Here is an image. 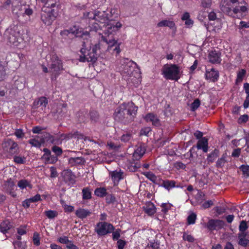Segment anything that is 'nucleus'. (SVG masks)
I'll return each instance as SVG.
<instances>
[{
	"instance_id": "f257e3e1",
	"label": "nucleus",
	"mask_w": 249,
	"mask_h": 249,
	"mask_svg": "<svg viewBox=\"0 0 249 249\" xmlns=\"http://www.w3.org/2000/svg\"><path fill=\"white\" fill-rule=\"evenodd\" d=\"M137 107L133 103H124L120 105L115 110L113 117L117 122L127 124L133 120L137 111Z\"/></svg>"
},
{
	"instance_id": "f03ea898",
	"label": "nucleus",
	"mask_w": 249,
	"mask_h": 249,
	"mask_svg": "<svg viewBox=\"0 0 249 249\" xmlns=\"http://www.w3.org/2000/svg\"><path fill=\"white\" fill-rule=\"evenodd\" d=\"M101 44H96L92 48V50H87L86 47V43L83 42L82 48L80 50L81 55L79 57V61L80 62H90L93 64L97 60L99 56L98 51L101 49Z\"/></svg>"
},
{
	"instance_id": "7ed1b4c3",
	"label": "nucleus",
	"mask_w": 249,
	"mask_h": 249,
	"mask_svg": "<svg viewBox=\"0 0 249 249\" xmlns=\"http://www.w3.org/2000/svg\"><path fill=\"white\" fill-rule=\"evenodd\" d=\"M163 73L167 79L178 81L180 78L179 68L176 64H166L163 66Z\"/></svg>"
},
{
	"instance_id": "20e7f679",
	"label": "nucleus",
	"mask_w": 249,
	"mask_h": 249,
	"mask_svg": "<svg viewBox=\"0 0 249 249\" xmlns=\"http://www.w3.org/2000/svg\"><path fill=\"white\" fill-rule=\"evenodd\" d=\"M57 13L54 9H43L41 14V19L42 22L47 25H51L55 19Z\"/></svg>"
},
{
	"instance_id": "39448f33",
	"label": "nucleus",
	"mask_w": 249,
	"mask_h": 249,
	"mask_svg": "<svg viewBox=\"0 0 249 249\" xmlns=\"http://www.w3.org/2000/svg\"><path fill=\"white\" fill-rule=\"evenodd\" d=\"M50 69V71L55 76L59 75L60 71L63 70L62 62L56 54L52 55Z\"/></svg>"
},
{
	"instance_id": "423d86ee",
	"label": "nucleus",
	"mask_w": 249,
	"mask_h": 249,
	"mask_svg": "<svg viewBox=\"0 0 249 249\" xmlns=\"http://www.w3.org/2000/svg\"><path fill=\"white\" fill-rule=\"evenodd\" d=\"M5 35L7 36L9 42L15 45H18V38L20 36V31L18 30V26L14 25L13 27L7 29Z\"/></svg>"
},
{
	"instance_id": "0eeeda50",
	"label": "nucleus",
	"mask_w": 249,
	"mask_h": 249,
	"mask_svg": "<svg viewBox=\"0 0 249 249\" xmlns=\"http://www.w3.org/2000/svg\"><path fill=\"white\" fill-rule=\"evenodd\" d=\"M114 230V227L110 223L106 222H99L97 225L95 231L100 236L106 235L107 233L112 232Z\"/></svg>"
},
{
	"instance_id": "6e6552de",
	"label": "nucleus",
	"mask_w": 249,
	"mask_h": 249,
	"mask_svg": "<svg viewBox=\"0 0 249 249\" xmlns=\"http://www.w3.org/2000/svg\"><path fill=\"white\" fill-rule=\"evenodd\" d=\"M2 146L10 155L18 154L19 153L18 143L10 139L6 140L2 143Z\"/></svg>"
},
{
	"instance_id": "1a4fd4ad",
	"label": "nucleus",
	"mask_w": 249,
	"mask_h": 249,
	"mask_svg": "<svg viewBox=\"0 0 249 249\" xmlns=\"http://www.w3.org/2000/svg\"><path fill=\"white\" fill-rule=\"evenodd\" d=\"M101 38L102 40L107 45V51H110L113 47H115V48L113 49V51H116L117 54H119L120 53V43H118L116 40L110 38L109 36H102Z\"/></svg>"
},
{
	"instance_id": "9d476101",
	"label": "nucleus",
	"mask_w": 249,
	"mask_h": 249,
	"mask_svg": "<svg viewBox=\"0 0 249 249\" xmlns=\"http://www.w3.org/2000/svg\"><path fill=\"white\" fill-rule=\"evenodd\" d=\"M71 34L75 35L76 37L83 38L84 39H87L88 38L87 37L89 36V33L87 31L82 32L78 30H73V29H71L68 30H65L61 31L60 33L61 36L64 37L68 36Z\"/></svg>"
},
{
	"instance_id": "9b49d317",
	"label": "nucleus",
	"mask_w": 249,
	"mask_h": 249,
	"mask_svg": "<svg viewBox=\"0 0 249 249\" xmlns=\"http://www.w3.org/2000/svg\"><path fill=\"white\" fill-rule=\"evenodd\" d=\"M67 111V105L66 104H62L58 105L56 108L52 113L53 117L57 119H61L62 118L66 116Z\"/></svg>"
},
{
	"instance_id": "f8f14e48",
	"label": "nucleus",
	"mask_w": 249,
	"mask_h": 249,
	"mask_svg": "<svg viewBox=\"0 0 249 249\" xmlns=\"http://www.w3.org/2000/svg\"><path fill=\"white\" fill-rule=\"evenodd\" d=\"M89 17L91 19L104 24V26H105L106 23L109 21L108 14L105 11L100 12L96 10L94 11L93 16H89Z\"/></svg>"
},
{
	"instance_id": "ddd939ff",
	"label": "nucleus",
	"mask_w": 249,
	"mask_h": 249,
	"mask_svg": "<svg viewBox=\"0 0 249 249\" xmlns=\"http://www.w3.org/2000/svg\"><path fill=\"white\" fill-rule=\"evenodd\" d=\"M225 225L222 220L211 219L207 223V228L210 231L222 229Z\"/></svg>"
},
{
	"instance_id": "4468645a",
	"label": "nucleus",
	"mask_w": 249,
	"mask_h": 249,
	"mask_svg": "<svg viewBox=\"0 0 249 249\" xmlns=\"http://www.w3.org/2000/svg\"><path fill=\"white\" fill-rule=\"evenodd\" d=\"M107 23V25L106 24L105 26L106 28V29L105 30V34H107V36H109V35L117 31L122 26V24L119 22H116L115 24L108 23V21Z\"/></svg>"
},
{
	"instance_id": "2eb2a0df",
	"label": "nucleus",
	"mask_w": 249,
	"mask_h": 249,
	"mask_svg": "<svg viewBox=\"0 0 249 249\" xmlns=\"http://www.w3.org/2000/svg\"><path fill=\"white\" fill-rule=\"evenodd\" d=\"M61 175L65 182H70L72 184L75 183V176L71 170L66 169L63 170Z\"/></svg>"
},
{
	"instance_id": "dca6fc26",
	"label": "nucleus",
	"mask_w": 249,
	"mask_h": 249,
	"mask_svg": "<svg viewBox=\"0 0 249 249\" xmlns=\"http://www.w3.org/2000/svg\"><path fill=\"white\" fill-rule=\"evenodd\" d=\"M249 233H244V232H239L238 234L239 245L243 247L249 246V240L247 238L249 237Z\"/></svg>"
},
{
	"instance_id": "f3484780",
	"label": "nucleus",
	"mask_w": 249,
	"mask_h": 249,
	"mask_svg": "<svg viewBox=\"0 0 249 249\" xmlns=\"http://www.w3.org/2000/svg\"><path fill=\"white\" fill-rule=\"evenodd\" d=\"M109 174L111 176L112 180L114 182V185H117L119 181L124 178V172L121 171H120L119 172H118L116 170L110 172L109 173Z\"/></svg>"
},
{
	"instance_id": "a211bd4d",
	"label": "nucleus",
	"mask_w": 249,
	"mask_h": 249,
	"mask_svg": "<svg viewBox=\"0 0 249 249\" xmlns=\"http://www.w3.org/2000/svg\"><path fill=\"white\" fill-rule=\"evenodd\" d=\"M196 147L198 149H202L204 153L208 150V140L206 137L202 138L197 142Z\"/></svg>"
},
{
	"instance_id": "6ab92c4d",
	"label": "nucleus",
	"mask_w": 249,
	"mask_h": 249,
	"mask_svg": "<svg viewBox=\"0 0 249 249\" xmlns=\"http://www.w3.org/2000/svg\"><path fill=\"white\" fill-rule=\"evenodd\" d=\"M210 62L212 63H219L221 59L219 53L216 51H212L209 55Z\"/></svg>"
},
{
	"instance_id": "aec40b11",
	"label": "nucleus",
	"mask_w": 249,
	"mask_h": 249,
	"mask_svg": "<svg viewBox=\"0 0 249 249\" xmlns=\"http://www.w3.org/2000/svg\"><path fill=\"white\" fill-rule=\"evenodd\" d=\"M145 119L147 122H152V124L156 126H158L160 125V120L153 113L147 114L145 117Z\"/></svg>"
},
{
	"instance_id": "412c9836",
	"label": "nucleus",
	"mask_w": 249,
	"mask_h": 249,
	"mask_svg": "<svg viewBox=\"0 0 249 249\" xmlns=\"http://www.w3.org/2000/svg\"><path fill=\"white\" fill-rule=\"evenodd\" d=\"M157 26L159 27H168L170 29H173L174 32L176 31V27L175 22L171 20H163L158 23Z\"/></svg>"
},
{
	"instance_id": "4be33fe9",
	"label": "nucleus",
	"mask_w": 249,
	"mask_h": 249,
	"mask_svg": "<svg viewBox=\"0 0 249 249\" xmlns=\"http://www.w3.org/2000/svg\"><path fill=\"white\" fill-rule=\"evenodd\" d=\"M91 214V212L84 209L79 208L75 211L76 215L79 218L83 219L87 216H89Z\"/></svg>"
},
{
	"instance_id": "5701e85b",
	"label": "nucleus",
	"mask_w": 249,
	"mask_h": 249,
	"mask_svg": "<svg viewBox=\"0 0 249 249\" xmlns=\"http://www.w3.org/2000/svg\"><path fill=\"white\" fill-rule=\"evenodd\" d=\"M48 104V99L45 97L42 96L34 101L33 105L35 108H37L39 107H45Z\"/></svg>"
},
{
	"instance_id": "b1692460",
	"label": "nucleus",
	"mask_w": 249,
	"mask_h": 249,
	"mask_svg": "<svg viewBox=\"0 0 249 249\" xmlns=\"http://www.w3.org/2000/svg\"><path fill=\"white\" fill-rule=\"evenodd\" d=\"M145 152L144 147L140 146L136 149L133 153V160H139Z\"/></svg>"
},
{
	"instance_id": "393cba45",
	"label": "nucleus",
	"mask_w": 249,
	"mask_h": 249,
	"mask_svg": "<svg viewBox=\"0 0 249 249\" xmlns=\"http://www.w3.org/2000/svg\"><path fill=\"white\" fill-rule=\"evenodd\" d=\"M219 77V73L217 71H215L212 69L211 71L207 72L206 73V77L207 79H209L213 82H215L217 80Z\"/></svg>"
},
{
	"instance_id": "a878e982",
	"label": "nucleus",
	"mask_w": 249,
	"mask_h": 249,
	"mask_svg": "<svg viewBox=\"0 0 249 249\" xmlns=\"http://www.w3.org/2000/svg\"><path fill=\"white\" fill-rule=\"evenodd\" d=\"M143 208L144 212L149 215H152L156 213L155 207L152 203L149 202Z\"/></svg>"
},
{
	"instance_id": "bb28decb",
	"label": "nucleus",
	"mask_w": 249,
	"mask_h": 249,
	"mask_svg": "<svg viewBox=\"0 0 249 249\" xmlns=\"http://www.w3.org/2000/svg\"><path fill=\"white\" fill-rule=\"evenodd\" d=\"M87 111L86 110H80L76 114V118L79 123H84L86 120Z\"/></svg>"
},
{
	"instance_id": "cd10ccee",
	"label": "nucleus",
	"mask_w": 249,
	"mask_h": 249,
	"mask_svg": "<svg viewBox=\"0 0 249 249\" xmlns=\"http://www.w3.org/2000/svg\"><path fill=\"white\" fill-rule=\"evenodd\" d=\"M12 225L8 220L3 221L0 225V230L1 232L5 233L8 230L11 229Z\"/></svg>"
},
{
	"instance_id": "c85d7f7f",
	"label": "nucleus",
	"mask_w": 249,
	"mask_h": 249,
	"mask_svg": "<svg viewBox=\"0 0 249 249\" xmlns=\"http://www.w3.org/2000/svg\"><path fill=\"white\" fill-rule=\"evenodd\" d=\"M176 183L175 180H162L161 186L168 190H170L171 188L176 187Z\"/></svg>"
},
{
	"instance_id": "c756f323",
	"label": "nucleus",
	"mask_w": 249,
	"mask_h": 249,
	"mask_svg": "<svg viewBox=\"0 0 249 249\" xmlns=\"http://www.w3.org/2000/svg\"><path fill=\"white\" fill-rule=\"evenodd\" d=\"M85 161L84 159L82 157L71 158L69 160V163L72 165L76 164L81 165L84 164Z\"/></svg>"
},
{
	"instance_id": "7c9ffc66",
	"label": "nucleus",
	"mask_w": 249,
	"mask_h": 249,
	"mask_svg": "<svg viewBox=\"0 0 249 249\" xmlns=\"http://www.w3.org/2000/svg\"><path fill=\"white\" fill-rule=\"evenodd\" d=\"M42 139V142H47L51 143H55V139L54 137L48 133H44L43 134Z\"/></svg>"
},
{
	"instance_id": "2f4dec72",
	"label": "nucleus",
	"mask_w": 249,
	"mask_h": 249,
	"mask_svg": "<svg viewBox=\"0 0 249 249\" xmlns=\"http://www.w3.org/2000/svg\"><path fill=\"white\" fill-rule=\"evenodd\" d=\"M223 4H220V10L222 12L225 14H227L230 16H233V13L232 12L231 7L226 6V3H223Z\"/></svg>"
},
{
	"instance_id": "473e14b6",
	"label": "nucleus",
	"mask_w": 249,
	"mask_h": 249,
	"mask_svg": "<svg viewBox=\"0 0 249 249\" xmlns=\"http://www.w3.org/2000/svg\"><path fill=\"white\" fill-rule=\"evenodd\" d=\"M227 158V153H225L223 154L221 158L219 159L216 163V166L217 168H221L224 166L225 163L227 162V160H226V158Z\"/></svg>"
},
{
	"instance_id": "72a5a7b5",
	"label": "nucleus",
	"mask_w": 249,
	"mask_h": 249,
	"mask_svg": "<svg viewBox=\"0 0 249 249\" xmlns=\"http://www.w3.org/2000/svg\"><path fill=\"white\" fill-rule=\"evenodd\" d=\"M219 150L215 149L211 153L208 155L207 160L208 162H213L218 156Z\"/></svg>"
},
{
	"instance_id": "f704fd0d",
	"label": "nucleus",
	"mask_w": 249,
	"mask_h": 249,
	"mask_svg": "<svg viewBox=\"0 0 249 249\" xmlns=\"http://www.w3.org/2000/svg\"><path fill=\"white\" fill-rule=\"evenodd\" d=\"M82 196L83 199H89L91 197V193L89 188H84L82 189Z\"/></svg>"
},
{
	"instance_id": "c9c22d12",
	"label": "nucleus",
	"mask_w": 249,
	"mask_h": 249,
	"mask_svg": "<svg viewBox=\"0 0 249 249\" xmlns=\"http://www.w3.org/2000/svg\"><path fill=\"white\" fill-rule=\"evenodd\" d=\"M94 194L96 196L103 197L107 195V190L105 188H99L95 189Z\"/></svg>"
},
{
	"instance_id": "e433bc0d",
	"label": "nucleus",
	"mask_w": 249,
	"mask_h": 249,
	"mask_svg": "<svg viewBox=\"0 0 249 249\" xmlns=\"http://www.w3.org/2000/svg\"><path fill=\"white\" fill-rule=\"evenodd\" d=\"M246 71L244 69H242L237 73V77L236 80V83L237 84L238 83H241L244 77L245 76Z\"/></svg>"
},
{
	"instance_id": "4c0bfd02",
	"label": "nucleus",
	"mask_w": 249,
	"mask_h": 249,
	"mask_svg": "<svg viewBox=\"0 0 249 249\" xmlns=\"http://www.w3.org/2000/svg\"><path fill=\"white\" fill-rule=\"evenodd\" d=\"M56 4V0H48L45 4L44 9H50V8H54Z\"/></svg>"
},
{
	"instance_id": "58836bf2",
	"label": "nucleus",
	"mask_w": 249,
	"mask_h": 249,
	"mask_svg": "<svg viewBox=\"0 0 249 249\" xmlns=\"http://www.w3.org/2000/svg\"><path fill=\"white\" fill-rule=\"evenodd\" d=\"M7 77L6 68L3 65H0V81L4 80Z\"/></svg>"
},
{
	"instance_id": "ea45409f",
	"label": "nucleus",
	"mask_w": 249,
	"mask_h": 249,
	"mask_svg": "<svg viewBox=\"0 0 249 249\" xmlns=\"http://www.w3.org/2000/svg\"><path fill=\"white\" fill-rule=\"evenodd\" d=\"M45 215L50 219H53L58 215V213L56 211H46L44 212Z\"/></svg>"
},
{
	"instance_id": "a19ab883",
	"label": "nucleus",
	"mask_w": 249,
	"mask_h": 249,
	"mask_svg": "<svg viewBox=\"0 0 249 249\" xmlns=\"http://www.w3.org/2000/svg\"><path fill=\"white\" fill-rule=\"evenodd\" d=\"M248 228V226L247 225V222L246 221H242L240 222L239 229L240 231V232H244V233H248V232H246V230Z\"/></svg>"
},
{
	"instance_id": "79ce46f5",
	"label": "nucleus",
	"mask_w": 249,
	"mask_h": 249,
	"mask_svg": "<svg viewBox=\"0 0 249 249\" xmlns=\"http://www.w3.org/2000/svg\"><path fill=\"white\" fill-rule=\"evenodd\" d=\"M144 175L146 178H147L153 183H156V180L157 179V178L155 174H154L151 172H148L144 173Z\"/></svg>"
},
{
	"instance_id": "37998d69",
	"label": "nucleus",
	"mask_w": 249,
	"mask_h": 249,
	"mask_svg": "<svg viewBox=\"0 0 249 249\" xmlns=\"http://www.w3.org/2000/svg\"><path fill=\"white\" fill-rule=\"evenodd\" d=\"M14 161L18 164H24L25 163L26 158L24 157L15 156L14 157Z\"/></svg>"
},
{
	"instance_id": "c03bdc74",
	"label": "nucleus",
	"mask_w": 249,
	"mask_h": 249,
	"mask_svg": "<svg viewBox=\"0 0 249 249\" xmlns=\"http://www.w3.org/2000/svg\"><path fill=\"white\" fill-rule=\"evenodd\" d=\"M196 215L194 213H192L187 217L188 224L191 225L194 224L196 222Z\"/></svg>"
},
{
	"instance_id": "a18cd8bd",
	"label": "nucleus",
	"mask_w": 249,
	"mask_h": 249,
	"mask_svg": "<svg viewBox=\"0 0 249 249\" xmlns=\"http://www.w3.org/2000/svg\"><path fill=\"white\" fill-rule=\"evenodd\" d=\"M200 102L198 99H196L191 104V108L192 111L196 110L200 106Z\"/></svg>"
},
{
	"instance_id": "49530a36",
	"label": "nucleus",
	"mask_w": 249,
	"mask_h": 249,
	"mask_svg": "<svg viewBox=\"0 0 249 249\" xmlns=\"http://www.w3.org/2000/svg\"><path fill=\"white\" fill-rule=\"evenodd\" d=\"M240 169L243 172V174L245 176L247 177H249V166L242 165L241 166Z\"/></svg>"
},
{
	"instance_id": "de8ad7c7",
	"label": "nucleus",
	"mask_w": 249,
	"mask_h": 249,
	"mask_svg": "<svg viewBox=\"0 0 249 249\" xmlns=\"http://www.w3.org/2000/svg\"><path fill=\"white\" fill-rule=\"evenodd\" d=\"M42 138L41 139L40 142L38 141L37 140L34 139L30 140L29 141V143L32 144L33 146L39 148L41 145V143H42Z\"/></svg>"
},
{
	"instance_id": "09e8293b",
	"label": "nucleus",
	"mask_w": 249,
	"mask_h": 249,
	"mask_svg": "<svg viewBox=\"0 0 249 249\" xmlns=\"http://www.w3.org/2000/svg\"><path fill=\"white\" fill-rule=\"evenodd\" d=\"M183 239L189 242H193L195 241L194 238L190 234H188L186 232H184L182 236Z\"/></svg>"
},
{
	"instance_id": "8fccbe9b",
	"label": "nucleus",
	"mask_w": 249,
	"mask_h": 249,
	"mask_svg": "<svg viewBox=\"0 0 249 249\" xmlns=\"http://www.w3.org/2000/svg\"><path fill=\"white\" fill-rule=\"evenodd\" d=\"M90 118L92 120L96 121L99 118V113L95 110H92L89 113Z\"/></svg>"
},
{
	"instance_id": "3c124183",
	"label": "nucleus",
	"mask_w": 249,
	"mask_h": 249,
	"mask_svg": "<svg viewBox=\"0 0 249 249\" xmlns=\"http://www.w3.org/2000/svg\"><path fill=\"white\" fill-rule=\"evenodd\" d=\"M212 5L211 0H202L201 6L204 8H208L211 7Z\"/></svg>"
},
{
	"instance_id": "603ef678",
	"label": "nucleus",
	"mask_w": 249,
	"mask_h": 249,
	"mask_svg": "<svg viewBox=\"0 0 249 249\" xmlns=\"http://www.w3.org/2000/svg\"><path fill=\"white\" fill-rule=\"evenodd\" d=\"M15 86L18 89H22L24 87V84L21 80H17L15 82Z\"/></svg>"
},
{
	"instance_id": "864d4df0",
	"label": "nucleus",
	"mask_w": 249,
	"mask_h": 249,
	"mask_svg": "<svg viewBox=\"0 0 249 249\" xmlns=\"http://www.w3.org/2000/svg\"><path fill=\"white\" fill-rule=\"evenodd\" d=\"M52 151L55 153L56 156H60L62 153V149L57 146H53L52 147Z\"/></svg>"
},
{
	"instance_id": "5fc2aeb1",
	"label": "nucleus",
	"mask_w": 249,
	"mask_h": 249,
	"mask_svg": "<svg viewBox=\"0 0 249 249\" xmlns=\"http://www.w3.org/2000/svg\"><path fill=\"white\" fill-rule=\"evenodd\" d=\"M33 241L35 245L38 246L40 244V238L39 234L37 232L34 233Z\"/></svg>"
},
{
	"instance_id": "6e6d98bb",
	"label": "nucleus",
	"mask_w": 249,
	"mask_h": 249,
	"mask_svg": "<svg viewBox=\"0 0 249 249\" xmlns=\"http://www.w3.org/2000/svg\"><path fill=\"white\" fill-rule=\"evenodd\" d=\"M132 138V135L130 133H126V134H124L122 135L121 137V141L126 142H128Z\"/></svg>"
},
{
	"instance_id": "4d7b16f0",
	"label": "nucleus",
	"mask_w": 249,
	"mask_h": 249,
	"mask_svg": "<svg viewBox=\"0 0 249 249\" xmlns=\"http://www.w3.org/2000/svg\"><path fill=\"white\" fill-rule=\"evenodd\" d=\"M57 156L56 155H52L51 154L49 157H47V160L48 161H49L50 163H54L56 162L57 160Z\"/></svg>"
},
{
	"instance_id": "13d9d810",
	"label": "nucleus",
	"mask_w": 249,
	"mask_h": 249,
	"mask_svg": "<svg viewBox=\"0 0 249 249\" xmlns=\"http://www.w3.org/2000/svg\"><path fill=\"white\" fill-rule=\"evenodd\" d=\"M74 138L77 139H84L86 141L87 139L86 137H84V135L79 133L78 131H76L73 132Z\"/></svg>"
},
{
	"instance_id": "bf43d9fd",
	"label": "nucleus",
	"mask_w": 249,
	"mask_h": 249,
	"mask_svg": "<svg viewBox=\"0 0 249 249\" xmlns=\"http://www.w3.org/2000/svg\"><path fill=\"white\" fill-rule=\"evenodd\" d=\"M121 230L119 229H117L115 231L112 232V238L114 240H118L120 236Z\"/></svg>"
},
{
	"instance_id": "052dcab7",
	"label": "nucleus",
	"mask_w": 249,
	"mask_h": 249,
	"mask_svg": "<svg viewBox=\"0 0 249 249\" xmlns=\"http://www.w3.org/2000/svg\"><path fill=\"white\" fill-rule=\"evenodd\" d=\"M12 2L11 0H6L3 4V5L0 6V8L1 10H3L4 9H7L10 5L11 4Z\"/></svg>"
},
{
	"instance_id": "680f3d73",
	"label": "nucleus",
	"mask_w": 249,
	"mask_h": 249,
	"mask_svg": "<svg viewBox=\"0 0 249 249\" xmlns=\"http://www.w3.org/2000/svg\"><path fill=\"white\" fill-rule=\"evenodd\" d=\"M60 138L62 139H70L74 138L73 132H71L68 134H62Z\"/></svg>"
},
{
	"instance_id": "e2e57ef3",
	"label": "nucleus",
	"mask_w": 249,
	"mask_h": 249,
	"mask_svg": "<svg viewBox=\"0 0 249 249\" xmlns=\"http://www.w3.org/2000/svg\"><path fill=\"white\" fill-rule=\"evenodd\" d=\"M50 171H51L50 177L51 178H55L58 176V173H57L56 169L55 167H51L50 168Z\"/></svg>"
},
{
	"instance_id": "0e129e2a",
	"label": "nucleus",
	"mask_w": 249,
	"mask_h": 249,
	"mask_svg": "<svg viewBox=\"0 0 249 249\" xmlns=\"http://www.w3.org/2000/svg\"><path fill=\"white\" fill-rule=\"evenodd\" d=\"M248 119L249 116L248 115L245 114L242 115L240 117V118L238 119V123L240 124L246 123L248 121Z\"/></svg>"
},
{
	"instance_id": "69168bd1",
	"label": "nucleus",
	"mask_w": 249,
	"mask_h": 249,
	"mask_svg": "<svg viewBox=\"0 0 249 249\" xmlns=\"http://www.w3.org/2000/svg\"><path fill=\"white\" fill-rule=\"evenodd\" d=\"M28 185V182L26 180H20L18 181V185L21 188H25Z\"/></svg>"
},
{
	"instance_id": "338daca9",
	"label": "nucleus",
	"mask_w": 249,
	"mask_h": 249,
	"mask_svg": "<svg viewBox=\"0 0 249 249\" xmlns=\"http://www.w3.org/2000/svg\"><path fill=\"white\" fill-rule=\"evenodd\" d=\"M58 241L59 242H60L61 243H62V244H66L67 245H68V244L70 243V242L71 241H70L69 239H68V238L67 236H63V237H60L59 239H58Z\"/></svg>"
},
{
	"instance_id": "774afa93",
	"label": "nucleus",
	"mask_w": 249,
	"mask_h": 249,
	"mask_svg": "<svg viewBox=\"0 0 249 249\" xmlns=\"http://www.w3.org/2000/svg\"><path fill=\"white\" fill-rule=\"evenodd\" d=\"M115 200V197L111 194H108L106 196V201L107 203H113Z\"/></svg>"
}]
</instances>
